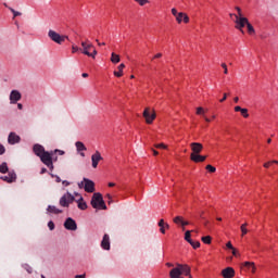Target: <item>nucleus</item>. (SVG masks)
I'll return each mask as SVG.
<instances>
[{"mask_svg": "<svg viewBox=\"0 0 278 278\" xmlns=\"http://www.w3.org/2000/svg\"><path fill=\"white\" fill-rule=\"evenodd\" d=\"M192 269L188 264H176L169 271L170 278H192Z\"/></svg>", "mask_w": 278, "mask_h": 278, "instance_id": "f257e3e1", "label": "nucleus"}, {"mask_svg": "<svg viewBox=\"0 0 278 278\" xmlns=\"http://www.w3.org/2000/svg\"><path fill=\"white\" fill-rule=\"evenodd\" d=\"M91 206L94 210H108L105 201H103V195L101 193H93L91 198Z\"/></svg>", "mask_w": 278, "mask_h": 278, "instance_id": "f03ea898", "label": "nucleus"}, {"mask_svg": "<svg viewBox=\"0 0 278 278\" xmlns=\"http://www.w3.org/2000/svg\"><path fill=\"white\" fill-rule=\"evenodd\" d=\"M48 37L50 38V40H52V42H55L56 45H62L63 42L68 40V36L60 35L55 30L51 29L48 31Z\"/></svg>", "mask_w": 278, "mask_h": 278, "instance_id": "7ed1b4c3", "label": "nucleus"}, {"mask_svg": "<svg viewBox=\"0 0 278 278\" xmlns=\"http://www.w3.org/2000/svg\"><path fill=\"white\" fill-rule=\"evenodd\" d=\"M42 164L47 166L50 170H53V152L52 151H46L42 155L39 156Z\"/></svg>", "mask_w": 278, "mask_h": 278, "instance_id": "20e7f679", "label": "nucleus"}, {"mask_svg": "<svg viewBox=\"0 0 278 278\" xmlns=\"http://www.w3.org/2000/svg\"><path fill=\"white\" fill-rule=\"evenodd\" d=\"M235 23H236V29H239V31H241V34H244V27H247V25L249 24V18L247 17H240L238 15H235Z\"/></svg>", "mask_w": 278, "mask_h": 278, "instance_id": "39448f33", "label": "nucleus"}, {"mask_svg": "<svg viewBox=\"0 0 278 278\" xmlns=\"http://www.w3.org/2000/svg\"><path fill=\"white\" fill-rule=\"evenodd\" d=\"M73 201H75V197L71 192H67L60 199L59 203L61 207H68Z\"/></svg>", "mask_w": 278, "mask_h": 278, "instance_id": "423d86ee", "label": "nucleus"}, {"mask_svg": "<svg viewBox=\"0 0 278 278\" xmlns=\"http://www.w3.org/2000/svg\"><path fill=\"white\" fill-rule=\"evenodd\" d=\"M143 118L148 125H151L156 118L155 111L151 113V109L146 108L143 111Z\"/></svg>", "mask_w": 278, "mask_h": 278, "instance_id": "0eeeda50", "label": "nucleus"}, {"mask_svg": "<svg viewBox=\"0 0 278 278\" xmlns=\"http://www.w3.org/2000/svg\"><path fill=\"white\" fill-rule=\"evenodd\" d=\"M81 53H84V55H90V51H92V49H94V46L92 45V42H90V40H86V41H81Z\"/></svg>", "mask_w": 278, "mask_h": 278, "instance_id": "6e6552de", "label": "nucleus"}, {"mask_svg": "<svg viewBox=\"0 0 278 278\" xmlns=\"http://www.w3.org/2000/svg\"><path fill=\"white\" fill-rule=\"evenodd\" d=\"M64 227L65 229H67L68 231H77V223L75 222V219L68 217L65 223H64Z\"/></svg>", "mask_w": 278, "mask_h": 278, "instance_id": "1a4fd4ad", "label": "nucleus"}, {"mask_svg": "<svg viewBox=\"0 0 278 278\" xmlns=\"http://www.w3.org/2000/svg\"><path fill=\"white\" fill-rule=\"evenodd\" d=\"M101 160H103V156H101V152L96 151L91 155V166H92V168H97V166H99V163L101 162Z\"/></svg>", "mask_w": 278, "mask_h": 278, "instance_id": "9d476101", "label": "nucleus"}, {"mask_svg": "<svg viewBox=\"0 0 278 278\" xmlns=\"http://www.w3.org/2000/svg\"><path fill=\"white\" fill-rule=\"evenodd\" d=\"M22 96H21V91L18 90H12L10 93V103L11 104H15L18 103V101H21Z\"/></svg>", "mask_w": 278, "mask_h": 278, "instance_id": "9b49d317", "label": "nucleus"}, {"mask_svg": "<svg viewBox=\"0 0 278 278\" xmlns=\"http://www.w3.org/2000/svg\"><path fill=\"white\" fill-rule=\"evenodd\" d=\"M191 147V155H199V153H201V151H203V144L199 143V142H192L190 143Z\"/></svg>", "mask_w": 278, "mask_h": 278, "instance_id": "f8f14e48", "label": "nucleus"}, {"mask_svg": "<svg viewBox=\"0 0 278 278\" xmlns=\"http://www.w3.org/2000/svg\"><path fill=\"white\" fill-rule=\"evenodd\" d=\"M84 181H85V192H89V193L94 192V181L88 178H84Z\"/></svg>", "mask_w": 278, "mask_h": 278, "instance_id": "ddd939ff", "label": "nucleus"}, {"mask_svg": "<svg viewBox=\"0 0 278 278\" xmlns=\"http://www.w3.org/2000/svg\"><path fill=\"white\" fill-rule=\"evenodd\" d=\"M9 144H18L21 142V137L16 132H10L8 137Z\"/></svg>", "mask_w": 278, "mask_h": 278, "instance_id": "4468645a", "label": "nucleus"}, {"mask_svg": "<svg viewBox=\"0 0 278 278\" xmlns=\"http://www.w3.org/2000/svg\"><path fill=\"white\" fill-rule=\"evenodd\" d=\"M222 275L224 278H233L236 276V270L232 267H227L222 270Z\"/></svg>", "mask_w": 278, "mask_h": 278, "instance_id": "2eb2a0df", "label": "nucleus"}, {"mask_svg": "<svg viewBox=\"0 0 278 278\" xmlns=\"http://www.w3.org/2000/svg\"><path fill=\"white\" fill-rule=\"evenodd\" d=\"M33 151L35 153V155H37V157H40L43 153H46L47 151L45 150V147L36 143L34 147H33Z\"/></svg>", "mask_w": 278, "mask_h": 278, "instance_id": "dca6fc26", "label": "nucleus"}, {"mask_svg": "<svg viewBox=\"0 0 278 278\" xmlns=\"http://www.w3.org/2000/svg\"><path fill=\"white\" fill-rule=\"evenodd\" d=\"M101 248L104 249V251H110V235L103 236Z\"/></svg>", "mask_w": 278, "mask_h": 278, "instance_id": "f3484780", "label": "nucleus"}, {"mask_svg": "<svg viewBox=\"0 0 278 278\" xmlns=\"http://www.w3.org/2000/svg\"><path fill=\"white\" fill-rule=\"evenodd\" d=\"M190 160L191 162H195V164H199V162H205V160H207V156H203L200 154H191Z\"/></svg>", "mask_w": 278, "mask_h": 278, "instance_id": "a211bd4d", "label": "nucleus"}, {"mask_svg": "<svg viewBox=\"0 0 278 278\" xmlns=\"http://www.w3.org/2000/svg\"><path fill=\"white\" fill-rule=\"evenodd\" d=\"M1 179L8 184H13V181H16V174L10 173L8 176H2Z\"/></svg>", "mask_w": 278, "mask_h": 278, "instance_id": "6ab92c4d", "label": "nucleus"}, {"mask_svg": "<svg viewBox=\"0 0 278 278\" xmlns=\"http://www.w3.org/2000/svg\"><path fill=\"white\" fill-rule=\"evenodd\" d=\"M76 197H79L77 203L79 210H88V204L84 201V198L79 193H75Z\"/></svg>", "mask_w": 278, "mask_h": 278, "instance_id": "aec40b11", "label": "nucleus"}, {"mask_svg": "<svg viewBox=\"0 0 278 278\" xmlns=\"http://www.w3.org/2000/svg\"><path fill=\"white\" fill-rule=\"evenodd\" d=\"M244 268H247V270H250V273L255 274V270H257V268L255 267V263L253 262H244L243 263Z\"/></svg>", "mask_w": 278, "mask_h": 278, "instance_id": "412c9836", "label": "nucleus"}, {"mask_svg": "<svg viewBox=\"0 0 278 278\" xmlns=\"http://www.w3.org/2000/svg\"><path fill=\"white\" fill-rule=\"evenodd\" d=\"M47 212H49L50 214H62V210L56 208L53 205H49Z\"/></svg>", "mask_w": 278, "mask_h": 278, "instance_id": "4be33fe9", "label": "nucleus"}, {"mask_svg": "<svg viewBox=\"0 0 278 278\" xmlns=\"http://www.w3.org/2000/svg\"><path fill=\"white\" fill-rule=\"evenodd\" d=\"M75 147H76V150L78 151V153H81V151H87L86 146L81 141H77L75 143Z\"/></svg>", "mask_w": 278, "mask_h": 278, "instance_id": "5701e85b", "label": "nucleus"}, {"mask_svg": "<svg viewBox=\"0 0 278 278\" xmlns=\"http://www.w3.org/2000/svg\"><path fill=\"white\" fill-rule=\"evenodd\" d=\"M125 68V64L122 63L117 66L118 72H114L115 77H123V70Z\"/></svg>", "mask_w": 278, "mask_h": 278, "instance_id": "b1692460", "label": "nucleus"}, {"mask_svg": "<svg viewBox=\"0 0 278 278\" xmlns=\"http://www.w3.org/2000/svg\"><path fill=\"white\" fill-rule=\"evenodd\" d=\"M111 62L113 64H118V62H121V55L116 54V53H112L111 54Z\"/></svg>", "mask_w": 278, "mask_h": 278, "instance_id": "393cba45", "label": "nucleus"}, {"mask_svg": "<svg viewBox=\"0 0 278 278\" xmlns=\"http://www.w3.org/2000/svg\"><path fill=\"white\" fill-rule=\"evenodd\" d=\"M165 224L166 223H164V219H160L159 227H160L161 233H163V235L166 233Z\"/></svg>", "mask_w": 278, "mask_h": 278, "instance_id": "a878e982", "label": "nucleus"}, {"mask_svg": "<svg viewBox=\"0 0 278 278\" xmlns=\"http://www.w3.org/2000/svg\"><path fill=\"white\" fill-rule=\"evenodd\" d=\"M9 168H8V163H2L0 164V173H2L3 175H5V173H8Z\"/></svg>", "mask_w": 278, "mask_h": 278, "instance_id": "bb28decb", "label": "nucleus"}, {"mask_svg": "<svg viewBox=\"0 0 278 278\" xmlns=\"http://www.w3.org/2000/svg\"><path fill=\"white\" fill-rule=\"evenodd\" d=\"M192 231H194V230H187L186 232H185V240L187 241V242H192V239H191V233H192Z\"/></svg>", "mask_w": 278, "mask_h": 278, "instance_id": "cd10ccee", "label": "nucleus"}, {"mask_svg": "<svg viewBox=\"0 0 278 278\" xmlns=\"http://www.w3.org/2000/svg\"><path fill=\"white\" fill-rule=\"evenodd\" d=\"M201 240L204 244H212V237L211 236L202 237Z\"/></svg>", "mask_w": 278, "mask_h": 278, "instance_id": "c85d7f7f", "label": "nucleus"}, {"mask_svg": "<svg viewBox=\"0 0 278 278\" xmlns=\"http://www.w3.org/2000/svg\"><path fill=\"white\" fill-rule=\"evenodd\" d=\"M248 34H250V36H253V34H255V28H253V25H251V23L248 22Z\"/></svg>", "mask_w": 278, "mask_h": 278, "instance_id": "c756f323", "label": "nucleus"}, {"mask_svg": "<svg viewBox=\"0 0 278 278\" xmlns=\"http://www.w3.org/2000/svg\"><path fill=\"white\" fill-rule=\"evenodd\" d=\"M247 223L241 225V236H247L249 233V229H247Z\"/></svg>", "mask_w": 278, "mask_h": 278, "instance_id": "7c9ffc66", "label": "nucleus"}, {"mask_svg": "<svg viewBox=\"0 0 278 278\" xmlns=\"http://www.w3.org/2000/svg\"><path fill=\"white\" fill-rule=\"evenodd\" d=\"M10 12L13 14V18H16V16H21L23 13L14 10L13 8L9 7Z\"/></svg>", "mask_w": 278, "mask_h": 278, "instance_id": "2f4dec72", "label": "nucleus"}, {"mask_svg": "<svg viewBox=\"0 0 278 278\" xmlns=\"http://www.w3.org/2000/svg\"><path fill=\"white\" fill-rule=\"evenodd\" d=\"M175 225H181L184 223V217L182 216H176L174 218Z\"/></svg>", "mask_w": 278, "mask_h": 278, "instance_id": "473e14b6", "label": "nucleus"}, {"mask_svg": "<svg viewBox=\"0 0 278 278\" xmlns=\"http://www.w3.org/2000/svg\"><path fill=\"white\" fill-rule=\"evenodd\" d=\"M189 244H191V247H192L193 249H199V247H201V242H199V241H193V240H191V242H189Z\"/></svg>", "mask_w": 278, "mask_h": 278, "instance_id": "72a5a7b5", "label": "nucleus"}, {"mask_svg": "<svg viewBox=\"0 0 278 278\" xmlns=\"http://www.w3.org/2000/svg\"><path fill=\"white\" fill-rule=\"evenodd\" d=\"M240 113L243 118H249V109H241Z\"/></svg>", "mask_w": 278, "mask_h": 278, "instance_id": "f704fd0d", "label": "nucleus"}, {"mask_svg": "<svg viewBox=\"0 0 278 278\" xmlns=\"http://www.w3.org/2000/svg\"><path fill=\"white\" fill-rule=\"evenodd\" d=\"M195 114L198 116H201V115L205 114V110L203 108L199 106V108H197Z\"/></svg>", "mask_w": 278, "mask_h": 278, "instance_id": "c9c22d12", "label": "nucleus"}, {"mask_svg": "<svg viewBox=\"0 0 278 278\" xmlns=\"http://www.w3.org/2000/svg\"><path fill=\"white\" fill-rule=\"evenodd\" d=\"M177 23H182L184 22V12L178 13L176 16Z\"/></svg>", "mask_w": 278, "mask_h": 278, "instance_id": "e433bc0d", "label": "nucleus"}, {"mask_svg": "<svg viewBox=\"0 0 278 278\" xmlns=\"http://www.w3.org/2000/svg\"><path fill=\"white\" fill-rule=\"evenodd\" d=\"M92 49V52H89V55H88V58H92L93 60L97 58V49H94V48H91Z\"/></svg>", "mask_w": 278, "mask_h": 278, "instance_id": "4c0bfd02", "label": "nucleus"}, {"mask_svg": "<svg viewBox=\"0 0 278 278\" xmlns=\"http://www.w3.org/2000/svg\"><path fill=\"white\" fill-rule=\"evenodd\" d=\"M236 10L238 14H235V16H239V18H244V16H242V9H240L239 7H236Z\"/></svg>", "mask_w": 278, "mask_h": 278, "instance_id": "58836bf2", "label": "nucleus"}, {"mask_svg": "<svg viewBox=\"0 0 278 278\" xmlns=\"http://www.w3.org/2000/svg\"><path fill=\"white\" fill-rule=\"evenodd\" d=\"M206 170H208V173H216V167L212 165H206Z\"/></svg>", "mask_w": 278, "mask_h": 278, "instance_id": "ea45409f", "label": "nucleus"}, {"mask_svg": "<svg viewBox=\"0 0 278 278\" xmlns=\"http://www.w3.org/2000/svg\"><path fill=\"white\" fill-rule=\"evenodd\" d=\"M77 51H81V48L77 47L76 45L72 46V53H77Z\"/></svg>", "mask_w": 278, "mask_h": 278, "instance_id": "a19ab883", "label": "nucleus"}, {"mask_svg": "<svg viewBox=\"0 0 278 278\" xmlns=\"http://www.w3.org/2000/svg\"><path fill=\"white\" fill-rule=\"evenodd\" d=\"M136 3H139L141 7L147 5L149 3V0H135Z\"/></svg>", "mask_w": 278, "mask_h": 278, "instance_id": "79ce46f5", "label": "nucleus"}, {"mask_svg": "<svg viewBox=\"0 0 278 278\" xmlns=\"http://www.w3.org/2000/svg\"><path fill=\"white\" fill-rule=\"evenodd\" d=\"M270 164H278V161H271L264 164V168H269Z\"/></svg>", "mask_w": 278, "mask_h": 278, "instance_id": "37998d69", "label": "nucleus"}, {"mask_svg": "<svg viewBox=\"0 0 278 278\" xmlns=\"http://www.w3.org/2000/svg\"><path fill=\"white\" fill-rule=\"evenodd\" d=\"M53 152V155H55V153H58L59 155H65L66 152H64L63 150H59V149H55Z\"/></svg>", "mask_w": 278, "mask_h": 278, "instance_id": "c03bdc74", "label": "nucleus"}, {"mask_svg": "<svg viewBox=\"0 0 278 278\" xmlns=\"http://www.w3.org/2000/svg\"><path fill=\"white\" fill-rule=\"evenodd\" d=\"M48 227H49L50 231H53V229H55V224L50 220V222L48 223Z\"/></svg>", "mask_w": 278, "mask_h": 278, "instance_id": "a18cd8bd", "label": "nucleus"}, {"mask_svg": "<svg viewBox=\"0 0 278 278\" xmlns=\"http://www.w3.org/2000/svg\"><path fill=\"white\" fill-rule=\"evenodd\" d=\"M182 21L184 23H190V17L188 16V14L184 13Z\"/></svg>", "mask_w": 278, "mask_h": 278, "instance_id": "49530a36", "label": "nucleus"}, {"mask_svg": "<svg viewBox=\"0 0 278 278\" xmlns=\"http://www.w3.org/2000/svg\"><path fill=\"white\" fill-rule=\"evenodd\" d=\"M154 147H155V149H166V144H164V143H157Z\"/></svg>", "mask_w": 278, "mask_h": 278, "instance_id": "de8ad7c7", "label": "nucleus"}, {"mask_svg": "<svg viewBox=\"0 0 278 278\" xmlns=\"http://www.w3.org/2000/svg\"><path fill=\"white\" fill-rule=\"evenodd\" d=\"M187 225H190V222H186V220L182 219V224H181L182 231H186V226Z\"/></svg>", "mask_w": 278, "mask_h": 278, "instance_id": "09e8293b", "label": "nucleus"}, {"mask_svg": "<svg viewBox=\"0 0 278 278\" xmlns=\"http://www.w3.org/2000/svg\"><path fill=\"white\" fill-rule=\"evenodd\" d=\"M222 67L224 68L225 75H227L229 73V71L227 70V64L222 63Z\"/></svg>", "mask_w": 278, "mask_h": 278, "instance_id": "8fccbe9b", "label": "nucleus"}, {"mask_svg": "<svg viewBox=\"0 0 278 278\" xmlns=\"http://www.w3.org/2000/svg\"><path fill=\"white\" fill-rule=\"evenodd\" d=\"M3 153H5V147L0 143V155H3Z\"/></svg>", "mask_w": 278, "mask_h": 278, "instance_id": "3c124183", "label": "nucleus"}, {"mask_svg": "<svg viewBox=\"0 0 278 278\" xmlns=\"http://www.w3.org/2000/svg\"><path fill=\"white\" fill-rule=\"evenodd\" d=\"M172 14H173V16H176V18H177V16H179L177 9H172Z\"/></svg>", "mask_w": 278, "mask_h": 278, "instance_id": "603ef678", "label": "nucleus"}, {"mask_svg": "<svg viewBox=\"0 0 278 278\" xmlns=\"http://www.w3.org/2000/svg\"><path fill=\"white\" fill-rule=\"evenodd\" d=\"M227 101V93H224V97L219 100V103H225Z\"/></svg>", "mask_w": 278, "mask_h": 278, "instance_id": "864d4df0", "label": "nucleus"}, {"mask_svg": "<svg viewBox=\"0 0 278 278\" xmlns=\"http://www.w3.org/2000/svg\"><path fill=\"white\" fill-rule=\"evenodd\" d=\"M160 58H162V53H156L152 60H160Z\"/></svg>", "mask_w": 278, "mask_h": 278, "instance_id": "5fc2aeb1", "label": "nucleus"}, {"mask_svg": "<svg viewBox=\"0 0 278 278\" xmlns=\"http://www.w3.org/2000/svg\"><path fill=\"white\" fill-rule=\"evenodd\" d=\"M227 249H230V250H233V244H231V241H229L227 244H226Z\"/></svg>", "mask_w": 278, "mask_h": 278, "instance_id": "6e6d98bb", "label": "nucleus"}, {"mask_svg": "<svg viewBox=\"0 0 278 278\" xmlns=\"http://www.w3.org/2000/svg\"><path fill=\"white\" fill-rule=\"evenodd\" d=\"M85 186H86V182L84 181V179H83V181L78 182L79 188H85Z\"/></svg>", "mask_w": 278, "mask_h": 278, "instance_id": "4d7b16f0", "label": "nucleus"}, {"mask_svg": "<svg viewBox=\"0 0 278 278\" xmlns=\"http://www.w3.org/2000/svg\"><path fill=\"white\" fill-rule=\"evenodd\" d=\"M232 255H233L235 257H238V250H236V248L232 249Z\"/></svg>", "mask_w": 278, "mask_h": 278, "instance_id": "13d9d810", "label": "nucleus"}, {"mask_svg": "<svg viewBox=\"0 0 278 278\" xmlns=\"http://www.w3.org/2000/svg\"><path fill=\"white\" fill-rule=\"evenodd\" d=\"M25 270H27V273L31 274V267H29V265H25Z\"/></svg>", "mask_w": 278, "mask_h": 278, "instance_id": "bf43d9fd", "label": "nucleus"}, {"mask_svg": "<svg viewBox=\"0 0 278 278\" xmlns=\"http://www.w3.org/2000/svg\"><path fill=\"white\" fill-rule=\"evenodd\" d=\"M62 184L67 187V186H71V182H68V180H63Z\"/></svg>", "mask_w": 278, "mask_h": 278, "instance_id": "052dcab7", "label": "nucleus"}, {"mask_svg": "<svg viewBox=\"0 0 278 278\" xmlns=\"http://www.w3.org/2000/svg\"><path fill=\"white\" fill-rule=\"evenodd\" d=\"M242 108L241 106H235V112H241Z\"/></svg>", "mask_w": 278, "mask_h": 278, "instance_id": "680f3d73", "label": "nucleus"}, {"mask_svg": "<svg viewBox=\"0 0 278 278\" xmlns=\"http://www.w3.org/2000/svg\"><path fill=\"white\" fill-rule=\"evenodd\" d=\"M75 278H86V274L83 275H76Z\"/></svg>", "mask_w": 278, "mask_h": 278, "instance_id": "e2e57ef3", "label": "nucleus"}, {"mask_svg": "<svg viewBox=\"0 0 278 278\" xmlns=\"http://www.w3.org/2000/svg\"><path fill=\"white\" fill-rule=\"evenodd\" d=\"M106 198L109 199V205L112 203V195L106 194Z\"/></svg>", "mask_w": 278, "mask_h": 278, "instance_id": "0e129e2a", "label": "nucleus"}, {"mask_svg": "<svg viewBox=\"0 0 278 278\" xmlns=\"http://www.w3.org/2000/svg\"><path fill=\"white\" fill-rule=\"evenodd\" d=\"M45 173H47V168L42 167L41 172H40V175H45Z\"/></svg>", "mask_w": 278, "mask_h": 278, "instance_id": "69168bd1", "label": "nucleus"}, {"mask_svg": "<svg viewBox=\"0 0 278 278\" xmlns=\"http://www.w3.org/2000/svg\"><path fill=\"white\" fill-rule=\"evenodd\" d=\"M55 181H56V184H60V181H62V179L60 178V176H55Z\"/></svg>", "mask_w": 278, "mask_h": 278, "instance_id": "338daca9", "label": "nucleus"}, {"mask_svg": "<svg viewBox=\"0 0 278 278\" xmlns=\"http://www.w3.org/2000/svg\"><path fill=\"white\" fill-rule=\"evenodd\" d=\"M17 109H18V110H23V104H22V103H18V104H17Z\"/></svg>", "mask_w": 278, "mask_h": 278, "instance_id": "774afa93", "label": "nucleus"}]
</instances>
